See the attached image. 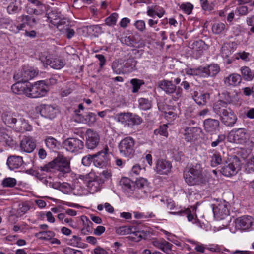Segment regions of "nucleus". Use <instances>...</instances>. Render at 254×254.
I'll return each instance as SVG.
<instances>
[{"label":"nucleus","mask_w":254,"mask_h":254,"mask_svg":"<svg viewBox=\"0 0 254 254\" xmlns=\"http://www.w3.org/2000/svg\"><path fill=\"white\" fill-rule=\"evenodd\" d=\"M192 48L196 51H201L203 50L205 47V44L202 40H198L193 43Z\"/></svg>","instance_id":"52"},{"label":"nucleus","mask_w":254,"mask_h":254,"mask_svg":"<svg viewBox=\"0 0 254 254\" xmlns=\"http://www.w3.org/2000/svg\"><path fill=\"white\" fill-rule=\"evenodd\" d=\"M226 101L225 102L229 104H232L235 105L236 107H238L240 106V103L239 102V98L238 95L235 94L233 95H230V94H228L227 97L226 98Z\"/></svg>","instance_id":"40"},{"label":"nucleus","mask_w":254,"mask_h":254,"mask_svg":"<svg viewBox=\"0 0 254 254\" xmlns=\"http://www.w3.org/2000/svg\"><path fill=\"white\" fill-rule=\"evenodd\" d=\"M211 165L212 167H216L218 165L220 164L222 162V159L220 154L216 151H215L213 154L211 156Z\"/></svg>","instance_id":"42"},{"label":"nucleus","mask_w":254,"mask_h":254,"mask_svg":"<svg viewBox=\"0 0 254 254\" xmlns=\"http://www.w3.org/2000/svg\"><path fill=\"white\" fill-rule=\"evenodd\" d=\"M201 129L199 127H186L184 133L185 139L188 142L195 140L199 135Z\"/></svg>","instance_id":"19"},{"label":"nucleus","mask_w":254,"mask_h":254,"mask_svg":"<svg viewBox=\"0 0 254 254\" xmlns=\"http://www.w3.org/2000/svg\"><path fill=\"white\" fill-rule=\"evenodd\" d=\"M23 163V158L20 156H10L8 157L7 160V164L11 170H14L19 168Z\"/></svg>","instance_id":"23"},{"label":"nucleus","mask_w":254,"mask_h":254,"mask_svg":"<svg viewBox=\"0 0 254 254\" xmlns=\"http://www.w3.org/2000/svg\"><path fill=\"white\" fill-rule=\"evenodd\" d=\"M112 68L114 72L117 74H120L123 72L122 65L118 62H114L112 64Z\"/></svg>","instance_id":"57"},{"label":"nucleus","mask_w":254,"mask_h":254,"mask_svg":"<svg viewBox=\"0 0 254 254\" xmlns=\"http://www.w3.org/2000/svg\"><path fill=\"white\" fill-rule=\"evenodd\" d=\"M130 83L133 86L132 92L133 93L137 92L139 89L140 88V86L144 84V82L142 81V80L137 79H132L131 80Z\"/></svg>","instance_id":"51"},{"label":"nucleus","mask_w":254,"mask_h":254,"mask_svg":"<svg viewBox=\"0 0 254 254\" xmlns=\"http://www.w3.org/2000/svg\"><path fill=\"white\" fill-rule=\"evenodd\" d=\"M128 113H120L118 115V121L122 123L127 124Z\"/></svg>","instance_id":"61"},{"label":"nucleus","mask_w":254,"mask_h":254,"mask_svg":"<svg viewBox=\"0 0 254 254\" xmlns=\"http://www.w3.org/2000/svg\"><path fill=\"white\" fill-rule=\"evenodd\" d=\"M226 137L224 134H219L217 138L214 140L212 141L211 143V146L212 147H215L220 144L223 143L225 140Z\"/></svg>","instance_id":"54"},{"label":"nucleus","mask_w":254,"mask_h":254,"mask_svg":"<svg viewBox=\"0 0 254 254\" xmlns=\"http://www.w3.org/2000/svg\"><path fill=\"white\" fill-rule=\"evenodd\" d=\"M20 10V8L17 5L11 3L7 7V12L11 14L18 12Z\"/></svg>","instance_id":"59"},{"label":"nucleus","mask_w":254,"mask_h":254,"mask_svg":"<svg viewBox=\"0 0 254 254\" xmlns=\"http://www.w3.org/2000/svg\"><path fill=\"white\" fill-rule=\"evenodd\" d=\"M57 112V109L49 105H44L41 110V115L49 119H53L55 118Z\"/></svg>","instance_id":"25"},{"label":"nucleus","mask_w":254,"mask_h":254,"mask_svg":"<svg viewBox=\"0 0 254 254\" xmlns=\"http://www.w3.org/2000/svg\"><path fill=\"white\" fill-rule=\"evenodd\" d=\"M139 107L143 110H147L151 107V102L147 99L141 98L138 100Z\"/></svg>","instance_id":"44"},{"label":"nucleus","mask_w":254,"mask_h":254,"mask_svg":"<svg viewBox=\"0 0 254 254\" xmlns=\"http://www.w3.org/2000/svg\"><path fill=\"white\" fill-rule=\"evenodd\" d=\"M234 52V49L230 44H225L221 48V54L223 58H228Z\"/></svg>","instance_id":"35"},{"label":"nucleus","mask_w":254,"mask_h":254,"mask_svg":"<svg viewBox=\"0 0 254 254\" xmlns=\"http://www.w3.org/2000/svg\"><path fill=\"white\" fill-rule=\"evenodd\" d=\"M167 128V125L164 124L161 126L158 129L154 130V134L156 135L160 134L167 137L168 135Z\"/></svg>","instance_id":"49"},{"label":"nucleus","mask_w":254,"mask_h":254,"mask_svg":"<svg viewBox=\"0 0 254 254\" xmlns=\"http://www.w3.org/2000/svg\"><path fill=\"white\" fill-rule=\"evenodd\" d=\"M172 168L171 162L163 159L157 160L155 163V171L160 175H168Z\"/></svg>","instance_id":"14"},{"label":"nucleus","mask_w":254,"mask_h":254,"mask_svg":"<svg viewBox=\"0 0 254 254\" xmlns=\"http://www.w3.org/2000/svg\"><path fill=\"white\" fill-rule=\"evenodd\" d=\"M41 60L46 64L49 65L52 68L55 69H60L62 68L65 65V62L64 60L55 58L52 59L45 58L44 59L43 57L40 58Z\"/></svg>","instance_id":"21"},{"label":"nucleus","mask_w":254,"mask_h":254,"mask_svg":"<svg viewBox=\"0 0 254 254\" xmlns=\"http://www.w3.org/2000/svg\"><path fill=\"white\" fill-rule=\"evenodd\" d=\"M240 168V162L239 158L233 156L228 159L221 168L222 173L225 176L229 177L237 174Z\"/></svg>","instance_id":"6"},{"label":"nucleus","mask_w":254,"mask_h":254,"mask_svg":"<svg viewBox=\"0 0 254 254\" xmlns=\"http://www.w3.org/2000/svg\"><path fill=\"white\" fill-rule=\"evenodd\" d=\"M19 18L21 19V22H24L25 23V25L32 27V22L31 21L32 16L22 15L19 17Z\"/></svg>","instance_id":"62"},{"label":"nucleus","mask_w":254,"mask_h":254,"mask_svg":"<svg viewBox=\"0 0 254 254\" xmlns=\"http://www.w3.org/2000/svg\"><path fill=\"white\" fill-rule=\"evenodd\" d=\"M132 236H130L132 240L135 242H139L142 239H145L149 236L150 233L147 231H135L133 230Z\"/></svg>","instance_id":"30"},{"label":"nucleus","mask_w":254,"mask_h":254,"mask_svg":"<svg viewBox=\"0 0 254 254\" xmlns=\"http://www.w3.org/2000/svg\"><path fill=\"white\" fill-rule=\"evenodd\" d=\"M184 178L190 186L200 185L206 182L202 173V168L199 164L187 167L184 171Z\"/></svg>","instance_id":"3"},{"label":"nucleus","mask_w":254,"mask_h":254,"mask_svg":"<svg viewBox=\"0 0 254 254\" xmlns=\"http://www.w3.org/2000/svg\"><path fill=\"white\" fill-rule=\"evenodd\" d=\"M242 77L237 73H232L225 78L224 82L227 86L235 87L239 85L241 83Z\"/></svg>","instance_id":"22"},{"label":"nucleus","mask_w":254,"mask_h":254,"mask_svg":"<svg viewBox=\"0 0 254 254\" xmlns=\"http://www.w3.org/2000/svg\"><path fill=\"white\" fill-rule=\"evenodd\" d=\"M63 251L65 254H83L81 251L75 250L69 247L65 248Z\"/></svg>","instance_id":"63"},{"label":"nucleus","mask_w":254,"mask_h":254,"mask_svg":"<svg viewBox=\"0 0 254 254\" xmlns=\"http://www.w3.org/2000/svg\"><path fill=\"white\" fill-rule=\"evenodd\" d=\"M253 218L250 216H243L235 220V226L239 230H246L252 225Z\"/></svg>","instance_id":"18"},{"label":"nucleus","mask_w":254,"mask_h":254,"mask_svg":"<svg viewBox=\"0 0 254 254\" xmlns=\"http://www.w3.org/2000/svg\"><path fill=\"white\" fill-rule=\"evenodd\" d=\"M60 190L64 193L71 192L74 188L68 183L64 182L59 185Z\"/></svg>","instance_id":"46"},{"label":"nucleus","mask_w":254,"mask_h":254,"mask_svg":"<svg viewBox=\"0 0 254 254\" xmlns=\"http://www.w3.org/2000/svg\"><path fill=\"white\" fill-rule=\"evenodd\" d=\"M26 96L31 98H38L44 96L47 91V86L44 81H39L34 84L28 83Z\"/></svg>","instance_id":"8"},{"label":"nucleus","mask_w":254,"mask_h":254,"mask_svg":"<svg viewBox=\"0 0 254 254\" xmlns=\"http://www.w3.org/2000/svg\"><path fill=\"white\" fill-rule=\"evenodd\" d=\"M194 96V100L195 102L200 105H206L210 98V95L208 93H203L198 95L197 92H195Z\"/></svg>","instance_id":"32"},{"label":"nucleus","mask_w":254,"mask_h":254,"mask_svg":"<svg viewBox=\"0 0 254 254\" xmlns=\"http://www.w3.org/2000/svg\"><path fill=\"white\" fill-rule=\"evenodd\" d=\"M124 191L128 195H134L136 198H141L146 194L145 189L148 187V182L146 179L140 178L135 182L129 178H122L120 182Z\"/></svg>","instance_id":"1"},{"label":"nucleus","mask_w":254,"mask_h":254,"mask_svg":"<svg viewBox=\"0 0 254 254\" xmlns=\"http://www.w3.org/2000/svg\"><path fill=\"white\" fill-rule=\"evenodd\" d=\"M186 14H190L192 10L193 5L190 3H183L180 7Z\"/></svg>","instance_id":"56"},{"label":"nucleus","mask_w":254,"mask_h":254,"mask_svg":"<svg viewBox=\"0 0 254 254\" xmlns=\"http://www.w3.org/2000/svg\"><path fill=\"white\" fill-rule=\"evenodd\" d=\"M63 144L64 148L71 152H78L84 147L83 142L76 138H67L63 142Z\"/></svg>","instance_id":"12"},{"label":"nucleus","mask_w":254,"mask_h":254,"mask_svg":"<svg viewBox=\"0 0 254 254\" xmlns=\"http://www.w3.org/2000/svg\"><path fill=\"white\" fill-rule=\"evenodd\" d=\"M16 183L17 181L15 178L8 177L3 180L1 185L4 187L12 188L16 185Z\"/></svg>","instance_id":"45"},{"label":"nucleus","mask_w":254,"mask_h":254,"mask_svg":"<svg viewBox=\"0 0 254 254\" xmlns=\"http://www.w3.org/2000/svg\"><path fill=\"white\" fill-rule=\"evenodd\" d=\"M24 76L25 77L26 83H28V81L38 74V71L37 70L29 67H24Z\"/></svg>","instance_id":"34"},{"label":"nucleus","mask_w":254,"mask_h":254,"mask_svg":"<svg viewBox=\"0 0 254 254\" xmlns=\"http://www.w3.org/2000/svg\"><path fill=\"white\" fill-rule=\"evenodd\" d=\"M226 25L225 23L222 22H217L214 23L212 26V31L215 34H220L225 29Z\"/></svg>","instance_id":"39"},{"label":"nucleus","mask_w":254,"mask_h":254,"mask_svg":"<svg viewBox=\"0 0 254 254\" xmlns=\"http://www.w3.org/2000/svg\"><path fill=\"white\" fill-rule=\"evenodd\" d=\"M55 159L56 170L63 174L69 173L71 169L70 161L63 156H58Z\"/></svg>","instance_id":"13"},{"label":"nucleus","mask_w":254,"mask_h":254,"mask_svg":"<svg viewBox=\"0 0 254 254\" xmlns=\"http://www.w3.org/2000/svg\"><path fill=\"white\" fill-rule=\"evenodd\" d=\"M87 147L90 149H93L97 147L99 140L100 137L98 133L91 129H88L86 132Z\"/></svg>","instance_id":"15"},{"label":"nucleus","mask_w":254,"mask_h":254,"mask_svg":"<svg viewBox=\"0 0 254 254\" xmlns=\"http://www.w3.org/2000/svg\"><path fill=\"white\" fill-rule=\"evenodd\" d=\"M241 73L244 80L252 81L254 77V72L248 66H243L240 69Z\"/></svg>","instance_id":"31"},{"label":"nucleus","mask_w":254,"mask_h":254,"mask_svg":"<svg viewBox=\"0 0 254 254\" xmlns=\"http://www.w3.org/2000/svg\"><path fill=\"white\" fill-rule=\"evenodd\" d=\"M45 142L47 147L50 149H55L57 147V140L51 136L46 137L45 139Z\"/></svg>","instance_id":"47"},{"label":"nucleus","mask_w":254,"mask_h":254,"mask_svg":"<svg viewBox=\"0 0 254 254\" xmlns=\"http://www.w3.org/2000/svg\"><path fill=\"white\" fill-rule=\"evenodd\" d=\"M81 237L73 235L72 238L68 240L67 244L73 247H82V243L81 242Z\"/></svg>","instance_id":"43"},{"label":"nucleus","mask_w":254,"mask_h":254,"mask_svg":"<svg viewBox=\"0 0 254 254\" xmlns=\"http://www.w3.org/2000/svg\"><path fill=\"white\" fill-rule=\"evenodd\" d=\"M28 83H25L22 82L17 81L15 84L11 86V90L15 94L21 95L25 94L27 92Z\"/></svg>","instance_id":"24"},{"label":"nucleus","mask_w":254,"mask_h":254,"mask_svg":"<svg viewBox=\"0 0 254 254\" xmlns=\"http://www.w3.org/2000/svg\"><path fill=\"white\" fill-rule=\"evenodd\" d=\"M118 17V14L116 13H112L110 16L105 19L106 24L110 26L115 25Z\"/></svg>","instance_id":"50"},{"label":"nucleus","mask_w":254,"mask_h":254,"mask_svg":"<svg viewBox=\"0 0 254 254\" xmlns=\"http://www.w3.org/2000/svg\"><path fill=\"white\" fill-rule=\"evenodd\" d=\"M228 140L233 143L239 144H250L253 146V143L250 141V134L244 128H238L231 130L228 136Z\"/></svg>","instance_id":"4"},{"label":"nucleus","mask_w":254,"mask_h":254,"mask_svg":"<svg viewBox=\"0 0 254 254\" xmlns=\"http://www.w3.org/2000/svg\"><path fill=\"white\" fill-rule=\"evenodd\" d=\"M17 117V115L11 112H4L2 115V121L5 123V124L10 127H12V125H13L14 122L16 121Z\"/></svg>","instance_id":"29"},{"label":"nucleus","mask_w":254,"mask_h":254,"mask_svg":"<svg viewBox=\"0 0 254 254\" xmlns=\"http://www.w3.org/2000/svg\"><path fill=\"white\" fill-rule=\"evenodd\" d=\"M36 144L34 140L30 136H24L20 143V148L22 151L31 153L36 148Z\"/></svg>","instance_id":"16"},{"label":"nucleus","mask_w":254,"mask_h":254,"mask_svg":"<svg viewBox=\"0 0 254 254\" xmlns=\"http://www.w3.org/2000/svg\"><path fill=\"white\" fill-rule=\"evenodd\" d=\"M202 77L215 76L220 71L219 66L216 64H212L207 67H202Z\"/></svg>","instance_id":"27"},{"label":"nucleus","mask_w":254,"mask_h":254,"mask_svg":"<svg viewBox=\"0 0 254 254\" xmlns=\"http://www.w3.org/2000/svg\"><path fill=\"white\" fill-rule=\"evenodd\" d=\"M133 229H135L131 226H123L116 228V232L118 235H126L131 234L133 232Z\"/></svg>","instance_id":"38"},{"label":"nucleus","mask_w":254,"mask_h":254,"mask_svg":"<svg viewBox=\"0 0 254 254\" xmlns=\"http://www.w3.org/2000/svg\"><path fill=\"white\" fill-rule=\"evenodd\" d=\"M212 207L214 216L218 220L223 219L229 215L230 205L225 200L216 201Z\"/></svg>","instance_id":"9"},{"label":"nucleus","mask_w":254,"mask_h":254,"mask_svg":"<svg viewBox=\"0 0 254 254\" xmlns=\"http://www.w3.org/2000/svg\"><path fill=\"white\" fill-rule=\"evenodd\" d=\"M94 158L92 155H88L84 157L82 159V163L84 166H89L93 161Z\"/></svg>","instance_id":"64"},{"label":"nucleus","mask_w":254,"mask_h":254,"mask_svg":"<svg viewBox=\"0 0 254 254\" xmlns=\"http://www.w3.org/2000/svg\"><path fill=\"white\" fill-rule=\"evenodd\" d=\"M158 86L168 94L175 93L172 97L174 101L178 100L182 96V88L180 87L177 88L171 81L166 80L160 81L158 82Z\"/></svg>","instance_id":"7"},{"label":"nucleus","mask_w":254,"mask_h":254,"mask_svg":"<svg viewBox=\"0 0 254 254\" xmlns=\"http://www.w3.org/2000/svg\"><path fill=\"white\" fill-rule=\"evenodd\" d=\"M213 110L225 125L232 127L236 123L237 116L231 109L227 108L225 101L220 100L216 102L213 105Z\"/></svg>","instance_id":"2"},{"label":"nucleus","mask_w":254,"mask_h":254,"mask_svg":"<svg viewBox=\"0 0 254 254\" xmlns=\"http://www.w3.org/2000/svg\"><path fill=\"white\" fill-rule=\"evenodd\" d=\"M109 148L106 146L104 149L96 154H93V162L95 166L99 168H103L108 165L110 159L108 157Z\"/></svg>","instance_id":"11"},{"label":"nucleus","mask_w":254,"mask_h":254,"mask_svg":"<svg viewBox=\"0 0 254 254\" xmlns=\"http://www.w3.org/2000/svg\"><path fill=\"white\" fill-rule=\"evenodd\" d=\"M79 178L83 180H85L87 183V186L92 193L100 190L101 184V180L95 176L94 173L90 172L85 176H80Z\"/></svg>","instance_id":"10"},{"label":"nucleus","mask_w":254,"mask_h":254,"mask_svg":"<svg viewBox=\"0 0 254 254\" xmlns=\"http://www.w3.org/2000/svg\"><path fill=\"white\" fill-rule=\"evenodd\" d=\"M134 146V139L130 136H127L120 141L118 147L120 153L123 156L131 158L135 152Z\"/></svg>","instance_id":"5"},{"label":"nucleus","mask_w":254,"mask_h":254,"mask_svg":"<svg viewBox=\"0 0 254 254\" xmlns=\"http://www.w3.org/2000/svg\"><path fill=\"white\" fill-rule=\"evenodd\" d=\"M24 70L23 68H22L20 71H19L14 75V79L18 82H22L27 83L25 77L24 76Z\"/></svg>","instance_id":"53"},{"label":"nucleus","mask_w":254,"mask_h":254,"mask_svg":"<svg viewBox=\"0 0 254 254\" xmlns=\"http://www.w3.org/2000/svg\"><path fill=\"white\" fill-rule=\"evenodd\" d=\"M55 233L52 231H43L35 234V236L41 240H49L55 236Z\"/></svg>","instance_id":"33"},{"label":"nucleus","mask_w":254,"mask_h":254,"mask_svg":"<svg viewBox=\"0 0 254 254\" xmlns=\"http://www.w3.org/2000/svg\"><path fill=\"white\" fill-rule=\"evenodd\" d=\"M7 21L5 23V28L9 30L10 32L14 34L17 33V30L16 28V24L12 22L11 21L7 20Z\"/></svg>","instance_id":"55"},{"label":"nucleus","mask_w":254,"mask_h":254,"mask_svg":"<svg viewBox=\"0 0 254 254\" xmlns=\"http://www.w3.org/2000/svg\"><path fill=\"white\" fill-rule=\"evenodd\" d=\"M135 27L140 31H144L146 28L145 23L143 20H137L134 23Z\"/></svg>","instance_id":"60"},{"label":"nucleus","mask_w":254,"mask_h":254,"mask_svg":"<svg viewBox=\"0 0 254 254\" xmlns=\"http://www.w3.org/2000/svg\"><path fill=\"white\" fill-rule=\"evenodd\" d=\"M202 70L201 66L197 68H190L187 70L186 73L190 75L202 76Z\"/></svg>","instance_id":"48"},{"label":"nucleus","mask_w":254,"mask_h":254,"mask_svg":"<svg viewBox=\"0 0 254 254\" xmlns=\"http://www.w3.org/2000/svg\"><path fill=\"white\" fill-rule=\"evenodd\" d=\"M38 169L42 171L47 172H54L56 170L55 159H53L52 161L38 167Z\"/></svg>","instance_id":"37"},{"label":"nucleus","mask_w":254,"mask_h":254,"mask_svg":"<svg viewBox=\"0 0 254 254\" xmlns=\"http://www.w3.org/2000/svg\"><path fill=\"white\" fill-rule=\"evenodd\" d=\"M220 122L216 119L208 118L203 122V127L204 130L210 134L214 133L219 130Z\"/></svg>","instance_id":"17"},{"label":"nucleus","mask_w":254,"mask_h":254,"mask_svg":"<svg viewBox=\"0 0 254 254\" xmlns=\"http://www.w3.org/2000/svg\"><path fill=\"white\" fill-rule=\"evenodd\" d=\"M30 209L29 206L27 204H22L19 205V208L17 210V213L19 216L24 215Z\"/></svg>","instance_id":"58"},{"label":"nucleus","mask_w":254,"mask_h":254,"mask_svg":"<svg viewBox=\"0 0 254 254\" xmlns=\"http://www.w3.org/2000/svg\"><path fill=\"white\" fill-rule=\"evenodd\" d=\"M27 124L24 119L19 115H17L16 121L14 122L12 127L15 131L18 132H23L26 130Z\"/></svg>","instance_id":"28"},{"label":"nucleus","mask_w":254,"mask_h":254,"mask_svg":"<svg viewBox=\"0 0 254 254\" xmlns=\"http://www.w3.org/2000/svg\"><path fill=\"white\" fill-rule=\"evenodd\" d=\"M152 245L155 247L161 250L164 252L167 253L169 250L171 249L172 245L164 239H154L152 241Z\"/></svg>","instance_id":"26"},{"label":"nucleus","mask_w":254,"mask_h":254,"mask_svg":"<svg viewBox=\"0 0 254 254\" xmlns=\"http://www.w3.org/2000/svg\"><path fill=\"white\" fill-rule=\"evenodd\" d=\"M127 125L128 126H133L139 125L142 123V119L138 115H134L128 113Z\"/></svg>","instance_id":"36"},{"label":"nucleus","mask_w":254,"mask_h":254,"mask_svg":"<svg viewBox=\"0 0 254 254\" xmlns=\"http://www.w3.org/2000/svg\"><path fill=\"white\" fill-rule=\"evenodd\" d=\"M96 120V115L93 113H89L83 116V118L80 119V122L85 124H92Z\"/></svg>","instance_id":"41"},{"label":"nucleus","mask_w":254,"mask_h":254,"mask_svg":"<svg viewBox=\"0 0 254 254\" xmlns=\"http://www.w3.org/2000/svg\"><path fill=\"white\" fill-rule=\"evenodd\" d=\"M35 7L28 9L27 12L29 14H34L36 15H41L45 12V5L38 0H28Z\"/></svg>","instance_id":"20"}]
</instances>
